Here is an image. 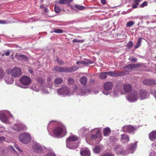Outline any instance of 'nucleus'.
I'll return each mask as SVG.
<instances>
[{
    "instance_id": "nucleus-55",
    "label": "nucleus",
    "mask_w": 156,
    "mask_h": 156,
    "mask_svg": "<svg viewBox=\"0 0 156 156\" xmlns=\"http://www.w3.org/2000/svg\"><path fill=\"white\" fill-rule=\"evenodd\" d=\"M103 156H114V155L112 154L107 153L104 154Z\"/></svg>"
},
{
    "instance_id": "nucleus-11",
    "label": "nucleus",
    "mask_w": 156,
    "mask_h": 156,
    "mask_svg": "<svg viewBox=\"0 0 156 156\" xmlns=\"http://www.w3.org/2000/svg\"><path fill=\"white\" fill-rule=\"evenodd\" d=\"M21 84L24 85H28L31 82V80L30 77L27 76H23L20 79Z\"/></svg>"
},
{
    "instance_id": "nucleus-21",
    "label": "nucleus",
    "mask_w": 156,
    "mask_h": 156,
    "mask_svg": "<svg viewBox=\"0 0 156 156\" xmlns=\"http://www.w3.org/2000/svg\"><path fill=\"white\" fill-rule=\"evenodd\" d=\"M15 57L19 61H23L26 60L27 58L26 56L23 55H16Z\"/></svg>"
},
{
    "instance_id": "nucleus-31",
    "label": "nucleus",
    "mask_w": 156,
    "mask_h": 156,
    "mask_svg": "<svg viewBox=\"0 0 156 156\" xmlns=\"http://www.w3.org/2000/svg\"><path fill=\"white\" fill-rule=\"evenodd\" d=\"M140 1V0H134L132 5V8L133 9L137 8Z\"/></svg>"
},
{
    "instance_id": "nucleus-3",
    "label": "nucleus",
    "mask_w": 156,
    "mask_h": 156,
    "mask_svg": "<svg viewBox=\"0 0 156 156\" xmlns=\"http://www.w3.org/2000/svg\"><path fill=\"white\" fill-rule=\"evenodd\" d=\"M53 133L59 137L64 136L66 133V131L64 126L58 125L53 130Z\"/></svg>"
},
{
    "instance_id": "nucleus-47",
    "label": "nucleus",
    "mask_w": 156,
    "mask_h": 156,
    "mask_svg": "<svg viewBox=\"0 0 156 156\" xmlns=\"http://www.w3.org/2000/svg\"><path fill=\"white\" fill-rule=\"evenodd\" d=\"M66 0H60L58 2V3L60 4H66Z\"/></svg>"
},
{
    "instance_id": "nucleus-35",
    "label": "nucleus",
    "mask_w": 156,
    "mask_h": 156,
    "mask_svg": "<svg viewBox=\"0 0 156 156\" xmlns=\"http://www.w3.org/2000/svg\"><path fill=\"white\" fill-rule=\"evenodd\" d=\"M92 63V62L89 59H87L85 61L80 62V64L83 65H88Z\"/></svg>"
},
{
    "instance_id": "nucleus-60",
    "label": "nucleus",
    "mask_w": 156,
    "mask_h": 156,
    "mask_svg": "<svg viewBox=\"0 0 156 156\" xmlns=\"http://www.w3.org/2000/svg\"><path fill=\"white\" fill-rule=\"evenodd\" d=\"M10 54V52L9 51H7L5 53V55L7 56H8Z\"/></svg>"
},
{
    "instance_id": "nucleus-18",
    "label": "nucleus",
    "mask_w": 156,
    "mask_h": 156,
    "mask_svg": "<svg viewBox=\"0 0 156 156\" xmlns=\"http://www.w3.org/2000/svg\"><path fill=\"white\" fill-rule=\"evenodd\" d=\"M114 149L116 151V153L117 154H121L122 155H126V152L122 150L123 147L121 145H116L115 146V147Z\"/></svg>"
},
{
    "instance_id": "nucleus-64",
    "label": "nucleus",
    "mask_w": 156,
    "mask_h": 156,
    "mask_svg": "<svg viewBox=\"0 0 156 156\" xmlns=\"http://www.w3.org/2000/svg\"><path fill=\"white\" fill-rule=\"evenodd\" d=\"M48 9L47 8H45L44 9V12H48Z\"/></svg>"
},
{
    "instance_id": "nucleus-17",
    "label": "nucleus",
    "mask_w": 156,
    "mask_h": 156,
    "mask_svg": "<svg viewBox=\"0 0 156 156\" xmlns=\"http://www.w3.org/2000/svg\"><path fill=\"white\" fill-rule=\"evenodd\" d=\"M137 143V142H136L135 143H132L129 145L127 149L128 151L127 154L133 153L136 148Z\"/></svg>"
},
{
    "instance_id": "nucleus-36",
    "label": "nucleus",
    "mask_w": 156,
    "mask_h": 156,
    "mask_svg": "<svg viewBox=\"0 0 156 156\" xmlns=\"http://www.w3.org/2000/svg\"><path fill=\"white\" fill-rule=\"evenodd\" d=\"M11 128L12 130L17 132L19 131L18 123L15 124L13 126L11 127Z\"/></svg>"
},
{
    "instance_id": "nucleus-26",
    "label": "nucleus",
    "mask_w": 156,
    "mask_h": 156,
    "mask_svg": "<svg viewBox=\"0 0 156 156\" xmlns=\"http://www.w3.org/2000/svg\"><path fill=\"white\" fill-rule=\"evenodd\" d=\"M80 81L82 85L85 86L87 84V78L85 76H83L81 77Z\"/></svg>"
},
{
    "instance_id": "nucleus-24",
    "label": "nucleus",
    "mask_w": 156,
    "mask_h": 156,
    "mask_svg": "<svg viewBox=\"0 0 156 156\" xmlns=\"http://www.w3.org/2000/svg\"><path fill=\"white\" fill-rule=\"evenodd\" d=\"M149 138L151 141L156 139V131H153L149 134Z\"/></svg>"
},
{
    "instance_id": "nucleus-50",
    "label": "nucleus",
    "mask_w": 156,
    "mask_h": 156,
    "mask_svg": "<svg viewBox=\"0 0 156 156\" xmlns=\"http://www.w3.org/2000/svg\"><path fill=\"white\" fill-rule=\"evenodd\" d=\"M45 156H56L55 153L52 152H50L48 153Z\"/></svg>"
},
{
    "instance_id": "nucleus-37",
    "label": "nucleus",
    "mask_w": 156,
    "mask_h": 156,
    "mask_svg": "<svg viewBox=\"0 0 156 156\" xmlns=\"http://www.w3.org/2000/svg\"><path fill=\"white\" fill-rule=\"evenodd\" d=\"M107 74L106 72L102 73L99 75L100 78L102 79H105L107 78Z\"/></svg>"
},
{
    "instance_id": "nucleus-61",
    "label": "nucleus",
    "mask_w": 156,
    "mask_h": 156,
    "mask_svg": "<svg viewBox=\"0 0 156 156\" xmlns=\"http://www.w3.org/2000/svg\"><path fill=\"white\" fill-rule=\"evenodd\" d=\"M73 0H66V4L72 2Z\"/></svg>"
},
{
    "instance_id": "nucleus-51",
    "label": "nucleus",
    "mask_w": 156,
    "mask_h": 156,
    "mask_svg": "<svg viewBox=\"0 0 156 156\" xmlns=\"http://www.w3.org/2000/svg\"><path fill=\"white\" fill-rule=\"evenodd\" d=\"M97 138V135L96 134H93L90 137V139L92 140H94Z\"/></svg>"
},
{
    "instance_id": "nucleus-39",
    "label": "nucleus",
    "mask_w": 156,
    "mask_h": 156,
    "mask_svg": "<svg viewBox=\"0 0 156 156\" xmlns=\"http://www.w3.org/2000/svg\"><path fill=\"white\" fill-rule=\"evenodd\" d=\"M53 32H55L56 33H63V31L62 29H58L54 30ZM51 33H52V31H51Z\"/></svg>"
},
{
    "instance_id": "nucleus-12",
    "label": "nucleus",
    "mask_w": 156,
    "mask_h": 156,
    "mask_svg": "<svg viewBox=\"0 0 156 156\" xmlns=\"http://www.w3.org/2000/svg\"><path fill=\"white\" fill-rule=\"evenodd\" d=\"M106 73L107 75L114 77L122 76L125 75L126 74L125 73L123 72L116 71H114V72L110 71L106 72Z\"/></svg>"
},
{
    "instance_id": "nucleus-1",
    "label": "nucleus",
    "mask_w": 156,
    "mask_h": 156,
    "mask_svg": "<svg viewBox=\"0 0 156 156\" xmlns=\"http://www.w3.org/2000/svg\"><path fill=\"white\" fill-rule=\"evenodd\" d=\"M78 139L76 136L73 135L69 137L66 140L67 147L70 149H75L77 148L79 144Z\"/></svg>"
},
{
    "instance_id": "nucleus-43",
    "label": "nucleus",
    "mask_w": 156,
    "mask_h": 156,
    "mask_svg": "<svg viewBox=\"0 0 156 156\" xmlns=\"http://www.w3.org/2000/svg\"><path fill=\"white\" fill-rule=\"evenodd\" d=\"M37 82L40 83L41 84H42L44 82V79L41 77H39L37 78Z\"/></svg>"
},
{
    "instance_id": "nucleus-28",
    "label": "nucleus",
    "mask_w": 156,
    "mask_h": 156,
    "mask_svg": "<svg viewBox=\"0 0 156 156\" xmlns=\"http://www.w3.org/2000/svg\"><path fill=\"white\" fill-rule=\"evenodd\" d=\"M18 126L19 131L20 130H26L27 129L26 126L21 123H18Z\"/></svg>"
},
{
    "instance_id": "nucleus-25",
    "label": "nucleus",
    "mask_w": 156,
    "mask_h": 156,
    "mask_svg": "<svg viewBox=\"0 0 156 156\" xmlns=\"http://www.w3.org/2000/svg\"><path fill=\"white\" fill-rule=\"evenodd\" d=\"M80 154L83 156H89L90 155V152L88 150H83L80 151Z\"/></svg>"
},
{
    "instance_id": "nucleus-23",
    "label": "nucleus",
    "mask_w": 156,
    "mask_h": 156,
    "mask_svg": "<svg viewBox=\"0 0 156 156\" xmlns=\"http://www.w3.org/2000/svg\"><path fill=\"white\" fill-rule=\"evenodd\" d=\"M123 89L125 92H129L132 90L131 86L129 84H126L123 85Z\"/></svg>"
},
{
    "instance_id": "nucleus-6",
    "label": "nucleus",
    "mask_w": 156,
    "mask_h": 156,
    "mask_svg": "<svg viewBox=\"0 0 156 156\" xmlns=\"http://www.w3.org/2000/svg\"><path fill=\"white\" fill-rule=\"evenodd\" d=\"M8 73L14 77H18L22 75L21 70L19 67H15L13 69L9 70Z\"/></svg>"
},
{
    "instance_id": "nucleus-46",
    "label": "nucleus",
    "mask_w": 156,
    "mask_h": 156,
    "mask_svg": "<svg viewBox=\"0 0 156 156\" xmlns=\"http://www.w3.org/2000/svg\"><path fill=\"white\" fill-rule=\"evenodd\" d=\"M147 2L146 1L144 2L141 4L140 6L139 7L141 8H143L144 6H147Z\"/></svg>"
},
{
    "instance_id": "nucleus-62",
    "label": "nucleus",
    "mask_w": 156,
    "mask_h": 156,
    "mask_svg": "<svg viewBox=\"0 0 156 156\" xmlns=\"http://www.w3.org/2000/svg\"><path fill=\"white\" fill-rule=\"evenodd\" d=\"M9 148L12 149L14 151H15V150L14 148L12 146H9Z\"/></svg>"
},
{
    "instance_id": "nucleus-2",
    "label": "nucleus",
    "mask_w": 156,
    "mask_h": 156,
    "mask_svg": "<svg viewBox=\"0 0 156 156\" xmlns=\"http://www.w3.org/2000/svg\"><path fill=\"white\" fill-rule=\"evenodd\" d=\"M78 68L77 66H73L70 67H55L54 69L58 72L71 73L76 70Z\"/></svg>"
},
{
    "instance_id": "nucleus-53",
    "label": "nucleus",
    "mask_w": 156,
    "mask_h": 156,
    "mask_svg": "<svg viewBox=\"0 0 156 156\" xmlns=\"http://www.w3.org/2000/svg\"><path fill=\"white\" fill-rule=\"evenodd\" d=\"M129 60L132 62H136L137 59L136 58L133 57L131 58H129Z\"/></svg>"
},
{
    "instance_id": "nucleus-22",
    "label": "nucleus",
    "mask_w": 156,
    "mask_h": 156,
    "mask_svg": "<svg viewBox=\"0 0 156 156\" xmlns=\"http://www.w3.org/2000/svg\"><path fill=\"white\" fill-rule=\"evenodd\" d=\"M89 129L88 128H86L85 127H82L78 131V133L79 135L82 136H84L85 133L88 131Z\"/></svg>"
},
{
    "instance_id": "nucleus-52",
    "label": "nucleus",
    "mask_w": 156,
    "mask_h": 156,
    "mask_svg": "<svg viewBox=\"0 0 156 156\" xmlns=\"http://www.w3.org/2000/svg\"><path fill=\"white\" fill-rule=\"evenodd\" d=\"M8 23L7 21L6 20H0V24H6Z\"/></svg>"
},
{
    "instance_id": "nucleus-8",
    "label": "nucleus",
    "mask_w": 156,
    "mask_h": 156,
    "mask_svg": "<svg viewBox=\"0 0 156 156\" xmlns=\"http://www.w3.org/2000/svg\"><path fill=\"white\" fill-rule=\"evenodd\" d=\"M57 92L58 94L63 95H70L72 94L69 88L64 86L57 90Z\"/></svg>"
},
{
    "instance_id": "nucleus-29",
    "label": "nucleus",
    "mask_w": 156,
    "mask_h": 156,
    "mask_svg": "<svg viewBox=\"0 0 156 156\" xmlns=\"http://www.w3.org/2000/svg\"><path fill=\"white\" fill-rule=\"evenodd\" d=\"M5 81L7 83L11 84L13 83L14 80L12 78L7 77L5 79Z\"/></svg>"
},
{
    "instance_id": "nucleus-40",
    "label": "nucleus",
    "mask_w": 156,
    "mask_h": 156,
    "mask_svg": "<svg viewBox=\"0 0 156 156\" xmlns=\"http://www.w3.org/2000/svg\"><path fill=\"white\" fill-rule=\"evenodd\" d=\"M4 73L3 70L1 69H0V79L4 77Z\"/></svg>"
},
{
    "instance_id": "nucleus-14",
    "label": "nucleus",
    "mask_w": 156,
    "mask_h": 156,
    "mask_svg": "<svg viewBox=\"0 0 156 156\" xmlns=\"http://www.w3.org/2000/svg\"><path fill=\"white\" fill-rule=\"evenodd\" d=\"M122 130L124 132H128L129 133H133L136 130V129L131 125L126 126L122 127Z\"/></svg>"
},
{
    "instance_id": "nucleus-34",
    "label": "nucleus",
    "mask_w": 156,
    "mask_h": 156,
    "mask_svg": "<svg viewBox=\"0 0 156 156\" xmlns=\"http://www.w3.org/2000/svg\"><path fill=\"white\" fill-rule=\"evenodd\" d=\"M74 8L75 9H78L80 10H83L85 9V7L82 5H80L77 4H75L74 6Z\"/></svg>"
},
{
    "instance_id": "nucleus-10",
    "label": "nucleus",
    "mask_w": 156,
    "mask_h": 156,
    "mask_svg": "<svg viewBox=\"0 0 156 156\" xmlns=\"http://www.w3.org/2000/svg\"><path fill=\"white\" fill-rule=\"evenodd\" d=\"M33 149L35 152L39 153H43L44 149L45 148L42 147L40 144L35 143L33 145Z\"/></svg>"
},
{
    "instance_id": "nucleus-57",
    "label": "nucleus",
    "mask_w": 156,
    "mask_h": 156,
    "mask_svg": "<svg viewBox=\"0 0 156 156\" xmlns=\"http://www.w3.org/2000/svg\"><path fill=\"white\" fill-rule=\"evenodd\" d=\"M52 122H53L54 123V125H56V124H57V123L56 122H50L48 124V126L47 127V129H48V127H49V125H51V124L52 123Z\"/></svg>"
},
{
    "instance_id": "nucleus-13",
    "label": "nucleus",
    "mask_w": 156,
    "mask_h": 156,
    "mask_svg": "<svg viewBox=\"0 0 156 156\" xmlns=\"http://www.w3.org/2000/svg\"><path fill=\"white\" fill-rule=\"evenodd\" d=\"M138 66V64H130L124 67V69L125 71L124 73H126L125 75L128 74V72L131 71L133 69L136 68Z\"/></svg>"
},
{
    "instance_id": "nucleus-30",
    "label": "nucleus",
    "mask_w": 156,
    "mask_h": 156,
    "mask_svg": "<svg viewBox=\"0 0 156 156\" xmlns=\"http://www.w3.org/2000/svg\"><path fill=\"white\" fill-rule=\"evenodd\" d=\"M111 132V130L109 128L107 127L104 128L103 130V133L105 136H108Z\"/></svg>"
},
{
    "instance_id": "nucleus-32",
    "label": "nucleus",
    "mask_w": 156,
    "mask_h": 156,
    "mask_svg": "<svg viewBox=\"0 0 156 156\" xmlns=\"http://www.w3.org/2000/svg\"><path fill=\"white\" fill-rule=\"evenodd\" d=\"M143 39L142 37H139L137 42L135 46V49L137 48L141 45V40Z\"/></svg>"
},
{
    "instance_id": "nucleus-45",
    "label": "nucleus",
    "mask_w": 156,
    "mask_h": 156,
    "mask_svg": "<svg viewBox=\"0 0 156 156\" xmlns=\"http://www.w3.org/2000/svg\"><path fill=\"white\" fill-rule=\"evenodd\" d=\"M84 41V40H78L77 39H74L72 41V42L73 43H76V42H80V43H83Z\"/></svg>"
},
{
    "instance_id": "nucleus-38",
    "label": "nucleus",
    "mask_w": 156,
    "mask_h": 156,
    "mask_svg": "<svg viewBox=\"0 0 156 156\" xmlns=\"http://www.w3.org/2000/svg\"><path fill=\"white\" fill-rule=\"evenodd\" d=\"M55 11L56 13H59L61 11V8L55 6L54 7Z\"/></svg>"
},
{
    "instance_id": "nucleus-63",
    "label": "nucleus",
    "mask_w": 156,
    "mask_h": 156,
    "mask_svg": "<svg viewBox=\"0 0 156 156\" xmlns=\"http://www.w3.org/2000/svg\"><path fill=\"white\" fill-rule=\"evenodd\" d=\"M50 82H48V86L49 87H51L52 86V84H51V85H50Z\"/></svg>"
},
{
    "instance_id": "nucleus-54",
    "label": "nucleus",
    "mask_w": 156,
    "mask_h": 156,
    "mask_svg": "<svg viewBox=\"0 0 156 156\" xmlns=\"http://www.w3.org/2000/svg\"><path fill=\"white\" fill-rule=\"evenodd\" d=\"M118 92H116L115 91H114L113 92V95H112L114 97H117V96H118Z\"/></svg>"
},
{
    "instance_id": "nucleus-9",
    "label": "nucleus",
    "mask_w": 156,
    "mask_h": 156,
    "mask_svg": "<svg viewBox=\"0 0 156 156\" xmlns=\"http://www.w3.org/2000/svg\"><path fill=\"white\" fill-rule=\"evenodd\" d=\"M113 87V84L112 82H108L105 83L104 85L103 94L106 95L108 94Z\"/></svg>"
},
{
    "instance_id": "nucleus-27",
    "label": "nucleus",
    "mask_w": 156,
    "mask_h": 156,
    "mask_svg": "<svg viewBox=\"0 0 156 156\" xmlns=\"http://www.w3.org/2000/svg\"><path fill=\"white\" fill-rule=\"evenodd\" d=\"M63 81L62 78H57L54 81V83L56 85H59L61 84Z\"/></svg>"
},
{
    "instance_id": "nucleus-16",
    "label": "nucleus",
    "mask_w": 156,
    "mask_h": 156,
    "mask_svg": "<svg viewBox=\"0 0 156 156\" xmlns=\"http://www.w3.org/2000/svg\"><path fill=\"white\" fill-rule=\"evenodd\" d=\"M148 93L145 90H141L139 93V97L140 100L144 99L149 97Z\"/></svg>"
},
{
    "instance_id": "nucleus-20",
    "label": "nucleus",
    "mask_w": 156,
    "mask_h": 156,
    "mask_svg": "<svg viewBox=\"0 0 156 156\" xmlns=\"http://www.w3.org/2000/svg\"><path fill=\"white\" fill-rule=\"evenodd\" d=\"M143 83L146 85H150L153 84H156V81L153 79H147L144 80L143 82Z\"/></svg>"
},
{
    "instance_id": "nucleus-5",
    "label": "nucleus",
    "mask_w": 156,
    "mask_h": 156,
    "mask_svg": "<svg viewBox=\"0 0 156 156\" xmlns=\"http://www.w3.org/2000/svg\"><path fill=\"white\" fill-rule=\"evenodd\" d=\"M19 139L20 141L22 143L27 144L30 141L31 137L29 133L25 132L20 135Z\"/></svg>"
},
{
    "instance_id": "nucleus-48",
    "label": "nucleus",
    "mask_w": 156,
    "mask_h": 156,
    "mask_svg": "<svg viewBox=\"0 0 156 156\" xmlns=\"http://www.w3.org/2000/svg\"><path fill=\"white\" fill-rule=\"evenodd\" d=\"M69 83L71 84H73L74 83V80L72 78H70L68 79Z\"/></svg>"
},
{
    "instance_id": "nucleus-33",
    "label": "nucleus",
    "mask_w": 156,
    "mask_h": 156,
    "mask_svg": "<svg viewBox=\"0 0 156 156\" xmlns=\"http://www.w3.org/2000/svg\"><path fill=\"white\" fill-rule=\"evenodd\" d=\"M101 150V148L100 146H95L93 149L94 152L98 154Z\"/></svg>"
},
{
    "instance_id": "nucleus-19",
    "label": "nucleus",
    "mask_w": 156,
    "mask_h": 156,
    "mask_svg": "<svg viewBox=\"0 0 156 156\" xmlns=\"http://www.w3.org/2000/svg\"><path fill=\"white\" fill-rule=\"evenodd\" d=\"M121 140L123 144L128 143L129 141V137L127 135L125 134H122Z\"/></svg>"
},
{
    "instance_id": "nucleus-59",
    "label": "nucleus",
    "mask_w": 156,
    "mask_h": 156,
    "mask_svg": "<svg viewBox=\"0 0 156 156\" xmlns=\"http://www.w3.org/2000/svg\"><path fill=\"white\" fill-rule=\"evenodd\" d=\"M101 2L102 4L105 5L106 4V0H101Z\"/></svg>"
},
{
    "instance_id": "nucleus-7",
    "label": "nucleus",
    "mask_w": 156,
    "mask_h": 156,
    "mask_svg": "<svg viewBox=\"0 0 156 156\" xmlns=\"http://www.w3.org/2000/svg\"><path fill=\"white\" fill-rule=\"evenodd\" d=\"M126 99L130 102H134L138 99V94L137 92L135 90H133L127 96Z\"/></svg>"
},
{
    "instance_id": "nucleus-41",
    "label": "nucleus",
    "mask_w": 156,
    "mask_h": 156,
    "mask_svg": "<svg viewBox=\"0 0 156 156\" xmlns=\"http://www.w3.org/2000/svg\"><path fill=\"white\" fill-rule=\"evenodd\" d=\"M133 44L132 42L129 41L127 43L126 46L128 49H130L133 46Z\"/></svg>"
},
{
    "instance_id": "nucleus-15",
    "label": "nucleus",
    "mask_w": 156,
    "mask_h": 156,
    "mask_svg": "<svg viewBox=\"0 0 156 156\" xmlns=\"http://www.w3.org/2000/svg\"><path fill=\"white\" fill-rule=\"evenodd\" d=\"M90 90L85 88H80L78 90V94L80 95H87L90 93Z\"/></svg>"
},
{
    "instance_id": "nucleus-42",
    "label": "nucleus",
    "mask_w": 156,
    "mask_h": 156,
    "mask_svg": "<svg viewBox=\"0 0 156 156\" xmlns=\"http://www.w3.org/2000/svg\"><path fill=\"white\" fill-rule=\"evenodd\" d=\"M134 24V22L132 21H130L127 23L126 27H130Z\"/></svg>"
},
{
    "instance_id": "nucleus-44",
    "label": "nucleus",
    "mask_w": 156,
    "mask_h": 156,
    "mask_svg": "<svg viewBox=\"0 0 156 156\" xmlns=\"http://www.w3.org/2000/svg\"><path fill=\"white\" fill-rule=\"evenodd\" d=\"M56 61L58 64L60 65H62L64 64V62L61 59H59L58 58H57Z\"/></svg>"
},
{
    "instance_id": "nucleus-56",
    "label": "nucleus",
    "mask_w": 156,
    "mask_h": 156,
    "mask_svg": "<svg viewBox=\"0 0 156 156\" xmlns=\"http://www.w3.org/2000/svg\"><path fill=\"white\" fill-rule=\"evenodd\" d=\"M15 147L19 151H20L21 152H22V150L18 146H16Z\"/></svg>"
},
{
    "instance_id": "nucleus-49",
    "label": "nucleus",
    "mask_w": 156,
    "mask_h": 156,
    "mask_svg": "<svg viewBox=\"0 0 156 156\" xmlns=\"http://www.w3.org/2000/svg\"><path fill=\"white\" fill-rule=\"evenodd\" d=\"M5 140V138L4 136L0 137V143H2Z\"/></svg>"
},
{
    "instance_id": "nucleus-58",
    "label": "nucleus",
    "mask_w": 156,
    "mask_h": 156,
    "mask_svg": "<svg viewBox=\"0 0 156 156\" xmlns=\"http://www.w3.org/2000/svg\"><path fill=\"white\" fill-rule=\"evenodd\" d=\"M47 82H50V85H51V84H52V82H51V78L50 77H48L47 79Z\"/></svg>"
},
{
    "instance_id": "nucleus-4",
    "label": "nucleus",
    "mask_w": 156,
    "mask_h": 156,
    "mask_svg": "<svg viewBox=\"0 0 156 156\" xmlns=\"http://www.w3.org/2000/svg\"><path fill=\"white\" fill-rule=\"evenodd\" d=\"M10 116L12 117V115L8 111H0V119L4 123L8 124L10 123L8 119Z\"/></svg>"
}]
</instances>
